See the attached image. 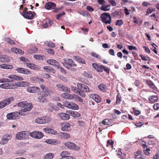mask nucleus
<instances>
[{"instance_id": "f8f14e48", "label": "nucleus", "mask_w": 159, "mask_h": 159, "mask_svg": "<svg viewBox=\"0 0 159 159\" xmlns=\"http://www.w3.org/2000/svg\"><path fill=\"white\" fill-rule=\"evenodd\" d=\"M36 15V14L34 11L32 12L29 11L28 12H27L26 13L24 14L23 16L26 19L32 20L34 18Z\"/></svg>"}, {"instance_id": "774afa93", "label": "nucleus", "mask_w": 159, "mask_h": 159, "mask_svg": "<svg viewBox=\"0 0 159 159\" xmlns=\"http://www.w3.org/2000/svg\"><path fill=\"white\" fill-rule=\"evenodd\" d=\"M159 158V152H157L156 154L153 157V159H158Z\"/></svg>"}, {"instance_id": "c03bdc74", "label": "nucleus", "mask_w": 159, "mask_h": 159, "mask_svg": "<svg viewBox=\"0 0 159 159\" xmlns=\"http://www.w3.org/2000/svg\"><path fill=\"white\" fill-rule=\"evenodd\" d=\"M110 5L102 6L101 7L100 9L101 10L104 11H109L110 10V8H108V7Z\"/></svg>"}, {"instance_id": "a18cd8bd", "label": "nucleus", "mask_w": 159, "mask_h": 159, "mask_svg": "<svg viewBox=\"0 0 159 159\" xmlns=\"http://www.w3.org/2000/svg\"><path fill=\"white\" fill-rule=\"evenodd\" d=\"M123 24V21L122 20H118L116 21L115 23V25H118L119 26H121Z\"/></svg>"}, {"instance_id": "ea45409f", "label": "nucleus", "mask_w": 159, "mask_h": 159, "mask_svg": "<svg viewBox=\"0 0 159 159\" xmlns=\"http://www.w3.org/2000/svg\"><path fill=\"white\" fill-rule=\"evenodd\" d=\"M102 123L104 125H110L111 124L110 120L107 119L103 120Z\"/></svg>"}, {"instance_id": "0e129e2a", "label": "nucleus", "mask_w": 159, "mask_h": 159, "mask_svg": "<svg viewBox=\"0 0 159 159\" xmlns=\"http://www.w3.org/2000/svg\"><path fill=\"white\" fill-rule=\"evenodd\" d=\"M108 2L114 6L116 5V3L114 0H108Z\"/></svg>"}, {"instance_id": "9b49d317", "label": "nucleus", "mask_w": 159, "mask_h": 159, "mask_svg": "<svg viewBox=\"0 0 159 159\" xmlns=\"http://www.w3.org/2000/svg\"><path fill=\"white\" fill-rule=\"evenodd\" d=\"M12 136L11 135H8L7 134L3 135L0 141V143L2 145H4L6 144L11 139Z\"/></svg>"}, {"instance_id": "a211bd4d", "label": "nucleus", "mask_w": 159, "mask_h": 159, "mask_svg": "<svg viewBox=\"0 0 159 159\" xmlns=\"http://www.w3.org/2000/svg\"><path fill=\"white\" fill-rule=\"evenodd\" d=\"M58 117L61 119L63 120H67L70 118L69 114L63 113H61L58 114Z\"/></svg>"}, {"instance_id": "3c124183", "label": "nucleus", "mask_w": 159, "mask_h": 159, "mask_svg": "<svg viewBox=\"0 0 159 159\" xmlns=\"http://www.w3.org/2000/svg\"><path fill=\"white\" fill-rule=\"evenodd\" d=\"M70 105V102L66 101V102H64V107H65L70 109V108L71 107Z\"/></svg>"}, {"instance_id": "5fc2aeb1", "label": "nucleus", "mask_w": 159, "mask_h": 159, "mask_svg": "<svg viewBox=\"0 0 159 159\" xmlns=\"http://www.w3.org/2000/svg\"><path fill=\"white\" fill-rule=\"evenodd\" d=\"M34 57L37 59H42L43 57L41 55H35L34 56Z\"/></svg>"}, {"instance_id": "412c9836", "label": "nucleus", "mask_w": 159, "mask_h": 159, "mask_svg": "<svg viewBox=\"0 0 159 159\" xmlns=\"http://www.w3.org/2000/svg\"><path fill=\"white\" fill-rule=\"evenodd\" d=\"M38 88L35 86H29L26 89L27 91L30 93H37Z\"/></svg>"}, {"instance_id": "58836bf2", "label": "nucleus", "mask_w": 159, "mask_h": 159, "mask_svg": "<svg viewBox=\"0 0 159 159\" xmlns=\"http://www.w3.org/2000/svg\"><path fill=\"white\" fill-rule=\"evenodd\" d=\"M71 107L70 109L73 110H77L79 108L78 106L75 103L72 102H70Z\"/></svg>"}, {"instance_id": "7ed1b4c3", "label": "nucleus", "mask_w": 159, "mask_h": 159, "mask_svg": "<svg viewBox=\"0 0 159 159\" xmlns=\"http://www.w3.org/2000/svg\"><path fill=\"white\" fill-rule=\"evenodd\" d=\"M100 17L102 22L106 24H110L111 22V17L109 13L106 12L102 13Z\"/></svg>"}, {"instance_id": "cd10ccee", "label": "nucleus", "mask_w": 159, "mask_h": 159, "mask_svg": "<svg viewBox=\"0 0 159 159\" xmlns=\"http://www.w3.org/2000/svg\"><path fill=\"white\" fill-rule=\"evenodd\" d=\"M62 97L66 99H74L73 95L68 93H64L62 94Z\"/></svg>"}, {"instance_id": "37998d69", "label": "nucleus", "mask_w": 159, "mask_h": 159, "mask_svg": "<svg viewBox=\"0 0 159 159\" xmlns=\"http://www.w3.org/2000/svg\"><path fill=\"white\" fill-rule=\"evenodd\" d=\"M84 92L81 90H79L78 91H77V94L80 95L83 98H84L86 96V94Z\"/></svg>"}, {"instance_id": "2f4dec72", "label": "nucleus", "mask_w": 159, "mask_h": 159, "mask_svg": "<svg viewBox=\"0 0 159 159\" xmlns=\"http://www.w3.org/2000/svg\"><path fill=\"white\" fill-rule=\"evenodd\" d=\"M40 88L42 89L41 93L43 94H47L48 89L47 87L44 84H41L40 85Z\"/></svg>"}, {"instance_id": "49530a36", "label": "nucleus", "mask_w": 159, "mask_h": 159, "mask_svg": "<svg viewBox=\"0 0 159 159\" xmlns=\"http://www.w3.org/2000/svg\"><path fill=\"white\" fill-rule=\"evenodd\" d=\"M26 66L31 69H34L36 67V65L31 63H27Z\"/></svg>"}, {"instance_id": "f704fd0d", "label": "nucleus", "mask_w": 159, "mask_h": 159, "mask_svg": "<svg viewBox=\"0 0 159 159\" xmlns=\"http://www.w3.org/2000/svg\"><path fill=\"white\" fill-rule=\"evenodd\" d=\"M45 142L50 144H55L57 143V140L56 139H47Z\"/></svg>"}, {"instance_id": "393cba45", "label": "nucleus", "mask_w": 159, "mask_h": 159, "mask_svg": "<svg viewBox=\"0 0 159 159\" xmlns=\"http://www.w3.org/2000/svg\"><path fill=\"white\" fill-rule=\"evenodd\" d=\"M0 59L3 62H8L10 61V59L7 56L5 55H0Z\"/></svg>"}, {"instance_id": "c85d7f7f", "label": "nucleus", "mask_w": 159, "mask_h": 159, "mask_svg": "<svg viewBox=\"0 0 159 159\" xmlns=\"http://www.w3.org/2000/svg\"><path fill=\"white\" fill-rule=\"evenodd\" d=\"M0 67L3 69H11L13 68V66L11 65L2 64L0 65Z\"/></svg>"}, {"instance_id": "423d86ee", "label": "nucleus", "mask_w": 159, "mask_h": 159, "mask_svg": "<svg viewBox=\"0 0 159 159\" xmlns=\"http://www.w3.org/2000/svg\"><path fill=\"white\" fill-rule=\"evenodd\" d=\"M13 97H10L5 99L0 102V109H2L9 105L13 101Z\"/></svg>"}, {"instance_id": "6e6d98bb", "label": "nucleus", "mask_w": 159, "mask_h": 159, "mask_svg": "<svg viewBox=\"0 0 159 159\" xmlns=\"http://www.w3.org/2000/svg\"><path fill=\"white\" fill-rule=\"evenodd\" d=\"M128 48L130 50H137V48L134 46L129 45L128 46Z\"/></svg>"}, {"instance_id": "39448f33", "label": "nucleus", "mask_w": 159, "mask_h": 159, "mask_svg": "<svg viewBox=\"0 0 159 159\" xmlns=\"http://www.w3.org/2000/svg\"><path fill=\"white\" fill-rule=\"evenodd\" d=\"M63 65L65 67L73 71H75V69L72 68V67L77 66L76 64L74 63L72 59H69L66 62L63 63Z\"/></svg>"}, {"instance_id": "bb28decb", "label": "nucleus", "mask_w": 159, "mask_h": 159, "mask_svg": "<svg viewBox=\"0 0 159 159\" xmlns=\"http://www.w3.org/2000/svg\"><path fill=\"white\" fill-rule=\"evenodd\" d=\"M59 135L62 139H67L70 137V135L67 133L61 132L59 133Z\"/></svg>"}, {"instance_id": "dca6fc26", "label": "nucleus", "mask_w": 159, "mask_h": 159, "mask_svg": "<svg viewBox=\"0 0 159 159\" xmlns=\"http://www.w3.org/2000/svg\"><path fill=\"white\" fill-rule=\"evenodd\" d=\"M47 62L51 65H53L58 68H59L60 64L57 61L54 59H48L47 60Z\"/></svg>"}, {"instance_id": "4468645a", "label": "nucleus", "mask_w": 159, "mask_h": 159, "mask_svg": "<svg viewBox=\"0 0 159 159\" xmlns=\"http://www.w3.org/2000/svg\"><path fill=\"white\" fill-rule=\"evenodd\" d=\"M16 70L19 73L26 75H29L31 73L30 70L23 68L18 67L16 69Z\"/></svg>"}, {"instance_id": "aec40b11", "label": "nucleus", "mask_w": 159, "mask_h": 159, "mask_svg": "<svg viewBox=\"0 0 159 159\" xmlns=\"http://www.w3.org/2000/svg\"><path fill=\"white\" fill-rule=\"evenodd\" d=\"M90 97L94 100L97 103H98L101 101V98L99 96L96 94H91Z\"/></svg>"}, {"instance_id": "f3484780", "label": "nucleus", "mask_w": 159, "mask_h": 159, "mask_svg": "<svg viewBox=\"0 0 159 159\" xmlns=\"http://www.w3.org/2000/svg\"><path fill=\"white\" fill-rule=\"evenodd\" d=\"M92 66L93 68L98 72H102L104 66L99 65L96 63H93Z\"/></svg>"}, {"instance_id": "864d4df0", "label": "nucleus", "mask_w": 159, "mask_h": 159, "mask_svg": "<svg viewBox=\"0 0 159 159\" xmlns=\"http://www.w3.org/2000/svg\"><path fill=\"white\" fill-rule=\"evenodd\" d=\"M77 61H78L80 63L82 64H85V61L84 60L80 57H77Z\"/></svg>"}, {"instance_id": "72a5a7b5", "label": "nucleus", "mask_w": 159, "mask_h": 159, "mask_svg": "<svg viewBox=\"0 0 159 159\" xmlns=\"http://www.w3.org/2000/svg\"><path fill=\"white\" fill-rule=\"evenodd\" d=\"M71 115L75 117H79L80 116V114L77 111H70L69 112Z\"/></svg>"}, {"instance_id": "2eb2a0df", "label": "nucleus", "mask_w": 159, "mask_h": 159, "mask_svg": "<svg viewBox=\"0 0 159 159\" xmlns=\"http://www.w3.org/2000/svg\"><path fill=\"white\" fill-rule=\"evenodd\" d=\"M18 117L17 112H12L8 114L7 115V118L9 120H14Z\"/></svg>"}, {"instance_id": "1a4fd4ad", "label": "nucleus", "mask_w": 159, "mask_h": 159, "mask_svg": "<svg viewBox=\"0 0 159 159\" xmlns=\"http://www.w3.org/2000/svg\"><path fill=\"white\" fill-rule=\"evenodd\" d=\"M65 145L69 148L72 150H79L80 148L74 143L70 142H67L65 143Z\"/></svg>"}, {"instance_id": "bf43d9fd", "label": "nucleus", "mask_w": 159, "mask_h": 159, "mask_svg": "<svg viewBox=\"0 0 159 159\" xmlns=\"http://www.w3.org/2000/svg\"><path fill=\"white\" fill-rule=\"evenodd\" d=\"M139 56L141 57L143 61H147L148 60V59H149V58L148 57H146L145 56H143L142 54H140Z\"/></svg>"}, {"instance_id": "69168bd1", "label": "nucleus", "mask_w": 159, "mask_h": 159, "mask_svg": "<svg viewBox=\"0 0 159 159\" xmlns=\"http://www.w3.org/2000/svg\"><path fill=\"white\" fill-rule=\"evenodd\" d=\"M109 53L112 56H114L115 55L114 50L113 49H110L108 51Z\"/></svg>"}, {"instance_id": "4c0bfd02", "label": "nucleus", "mask_w": 159, "mask_h": 159, "mask_svg": "<svg viewBox=\"0 0 159 159\" xmlns=\"http://www.w3.org/2000/svg\"><path fill=\"white\" fill-rule=\"evenodd\" d=\"M54 155L52 153H49L47 154L44 157V159H52Z\"/></svg>"}, {"instance_id": "e433bc0d", "label": "nucleus", "mask_w": 159, "mask_h": 159, "mask_svg": "<svg viewBox=\"0 0 159 159\" xmlns=\"http://www.w3.org/2000/svg\"><path fill=\"white\" fill-rule=\"evenodd\" d=\"M70 155V153L66 151H63L61 154V156L62 158L64 157L66 158L67 157L69 156Z\"/></svg>"}, {"instance_id": "79ce46f5", "label": "nucleus", "mask_w": 159, "mask_h": 159, "mask_svg": "<svg viewBox=\"0 0 159 159\" xmlns=\"http://www.w3.org/2000/svg\"><path fill=\"white\" fill-rule=\"evenodd\" d=\"M121 97L120 93H118L116 97V104H119L121 101Z\"/></svg>"}, {"instance_id": "680f3d73", "label": "nucleus", "mask_w": 159, "mask_h": 159, "mask_svg": "<svg viewBox=\"0 0 159 159\" xmlns=\"http://www.w3.org/2000/svg\"><path fill=\"white\" fill-rule=\"evenodd\" d=\"M153 108L156 110H157L159 109V103L155 104L153 105Z\"/></svg>"}, {"instance_id": "20e7f679", "label": "nucleus", "mask_w": 159, "mask_h": 159, "mask_svg": "<svg viewBox=\"0 0 159 159\" xmlns=\"http://www.w3.org/2000/svg\"><path fill=\"white\" fill-rule=\"evenodd\" d=\"M51 118L49 116H45L39 117L35 120L36 123L40 124L48 123L51 121Z\"/></svg>"}, {"instance_id": "ddd939ff", "label": "nucleus", "mask_w": 159, "mask_h": 159, "mask_svg": "<svg viewBox=\"0 0 159 159\" xmlns=\"http://www.w3.org/2000/svg\"><path fill=\"white\" fill-rule=\"evenodd\" d=\"M77 87L78 90H81L86 93L90 92L89 88L87 86L82 83H78L77 84Z\"/></svg>"}, {"instance_id": "9d476101", "label": "nucleus", "mask_w": 159, "mask_h": 159, "mask_svg": "<svg viewBox=\"0 0 159 159\" xmlns=\"http://www.w3.org/2000/svg\"><path fill=\"white\" fill-rule=\"evenodd\" d=\"M0 87L4 89H15L16 86L12 83H5L0 85Z\"/></svg>"}, {"instance_id": "6e6552de", "label": "nucleus", "mask_w": 159, "mask_h": 159, "mask_svg": "<svg viewBox=\"0 0 159 159\" xmlns=\"http://www.w3.org/2000/svg\"><path fill=\"white\" fill-rule=\"evenodd\" d=\"M30 135L31 137L36 139H41L43 136V134L39 131H34L31 132Z\"/></svg>"}, {"instance_id": "7c9ffc66", "label": "nucleus", "mask_w": 159, "mask_h": 159, "mask_svg": "<svg viewBox=\"0 0 159 159\" xmlns=\"http://www.w3.org/2000/svg\"><path fill=\"white\" fill-rule=\"evenodd\" d=\"M146 82L149 86L153 90H155L157 89V87L155 86L154 84L151 80H147Z\"/></svg>"}, {"instance_id": "0eeeda50", "label": "nucleus", "mask_w": 159, "mask_h": 159, "mask_svg": "<svg viewBox=\"0 0 159 159\" xmlns=\"http://www.w3.org/2000/svg\"><path fill=\"white\" fill-rule=\"evenodd\" d=\"M27 131H23L18 132L16 135V138L19 140H24L26 138Z\"/></svg>"}, {"instance_id": "603ef678", "label": "nucleus", "mask_w": 159, "mask_h": 159, "mask_svg": "<svg viewBox=\"0 0 159 159\" xmlns=\"http://www.w3.org/2000/svg\"><path fill=\"white\" fill-rule=\"evenodd\" d=\"M65 14V12L63 11L62 13L59 14L56 16V19L57 20H59L61 18L62 15H64Z\"/></svg>"}, {"instance_id": "e2e57ef3", "label": "nucleus", "mask_w": 159, "mask_h": 159, "mask_svg": "<svg viewBox=\"0 0 159 159\" xmlns=\"http://www.w3.org/2000/svg\"><path fill=\"white\" fill-rule=\"evenodd\" d=\"M103 68V70L104 71L106 72L107 74H109V73L110 70L108 67H105L104 66V67Z\"/></svg>"}, {"instance_id": "473e14b6", "label": "nucleus", "mask_w": 159, "mask_h": 159, "mask_svg": "<svg viewBox=\"0 0 159 159\" xmlns=\"http://www.w3.org/2000/svg\"><path fill=\"white\" fill-rule=\"evenodd\" d=\"M44 69L45 71L49 72L52 73L53 74H55V70L50 66H45L44 67Z\"/></svg>"}, {"instance_id": "13d9d810", "label": "nucleus", "mask_w": 159, "mask_h": 159, "mask_svg": "<svg viewBox=\"0 0 159 159\" xmlns=\"http://www.w3.org/2000/svg\"><path fill=\"white\" fill-rule=\"evenodd\" d=\"M10 81V80H9V79L5 78H3L0 79V82L1 83L9 82Z\"/></svg>"}, {"instance_id": "a878e982", "label": "nucleus", "mask_w": 159, "mask_h": 159, "mask_svg": "<svg viewBox=\"0 0 159 159\" xmlns=\"http://www.w3.org/2000/svg\"><path fill=\"white\" fill-rule=\"evenodd\" d=\"M148 100L151 103H153L157 101L158 98L157 96L152 95L149 97Z\"/></svg>"}, {"instance_id": "052dcab7", "label": "nucleus", "mask_w": 159, "mask_h": 159, "mask_svg": "<svg viewBox=\"0 0 159 159\" xmlns=\"http://www.w3.org/2000/svg\"><path fill=\"white\" fill-rule=\"evenodd\" d=\"M61 91L67 92H70V90L69 89L66 87L64 86L62 88Z\"/></svg>"}, {"instance_id": "c9c22d12", "label": "nucleus", "mask_w": 159, "mask_h": 159, "mask_svg": "<svg viewBox=\"0 0 159 159\" xmlns=\"http://www.w3.org/2000/svg\"><path fill=\"white\" fill-rule=\"evenodd\" d=\"M98 89L101 91L105 92L107 89L106 86L104 84H100L98 85Z\"/></svg>"}, {"instance_id": "6ab92c4d", "label": "nucleus", "mask_w": 159, "mask_h": 159, "mask_svg": "<svg viewBox=\"0 0 159 159\" xmlns=\"http://www.w3.org/2000/svg\"><path fill=\"white\" fill-rule=\"evenodd\" d=\"M48 97V95L46 94H43L41 93L40 96L38 98V100L39 102H44L47 101V97Z\"/></svg>"}, {"instance_id": "09e8293b", "label": "nucleus", "mask_w": 159, "mask_h": 159, "mask_svg": "<svg viewBox=\"0 0 159 159\" xmlns=\"http://www.w3.org/2000/svg\"><path fill=\"white\" fill-rule=\"evenodd\" d=\"M30 83L27 82L21 81V87H25L29 85Z\"/></svg>"}, {"instance_id": "f03ea898", "label": "nucleus", "mask_w": 159, "mask_h": 159, "mask_svg": "<svg viewBox=\"0 0 159 159\" xmlns=\"http://www.w3.org/2000/svg\"><path fill=\"white\" fill-rule=\"evenodd\" d=\"M56 4L53 2H49L46 3L45 5V8L47 10H52V12L55 13L58 12L60 10H61L62 7L56 8Z\"/></svg>"}, {"instance_id": "de8ad7c7", "label": "nucleus", "mask_w": 159, "mask_h": 159, "mask_svg": "<svg viewBox=\"0 0 159 159\" xmlns=\"http://www.w3.org/2000/svg\"><path fill=\"white\" fill-rule=\"evenodd\" d=\"M114 143V141H113L112 140H108L107 141V146L108 147V146L110 145L111 147H112Z\"/></svg>"}, {"instance_id": "b1692460", "label": "nucleus", "mask_w": 159, "mask_h": 159, "mask_svg": "<svg viewBox=\"0 0 159 159\" xmlns=\"http://www.w3.org/2000/svg\"><path fill=\"white\" fill-rule=\"evenodd\" d=\"M43 131L47 133L53 134H57V132L55 130L48 128H44Z\"/></svg>"}, {"instance_id": "338daca9", "label": "nucleus", "mask_w": 159, "mask_h": 159, "mask_svg": "<svg viewBox=\"0 0 159 159\" xmlns=\"http://www.w3.org/2000/svg\"><path fill=\"white\" fill-rule=\"evenodd\" d=\"M84 75L87 78H91V75L89 74H88L84 71L83 73Z\"/></svg>"}, {"instance_id": "c756f323", "label": "nucleus", "mask_w": 159, "mask_h": 159, "mask_svg": "<svg viewBox=\"0 0 159 159\" xmlns=\"http://www.w3.org/2000/svg\"><path fill=\"white\" fill-rule=\"evenodd\" d=\"M122 14L121 11H116L111 13V16L113 17H117L118 18H120Z\"/></svg>"}, {"instance_id": "a19ab883", "label": "nucleus", "mask_w": 159, "mask_h": 159, "mask_svg": "<svg viewBox=\"0 0 159 159\" xmlns=\"http://www.w3.org/2000/svg\"><path fill=\"white\" fill-rule=\"evenodd\" d=\"M5 41L8 43L11 44H15V41L9 38H6L5 39Z\"/></svg>"}, {"instance_id": "8fccbe9b", "label": "nucleus", "mask_w": 159, "mask_h": 159, "mask_svg": "<svg viewBox=\"0 0 159 159\" xmlns=\"http://www.w3.org/2000/svg\"><path fill=\"white\" fill-rule=\"evenodd\" d=\"M91 54L93 57L97 59H100V56L95 52H92Z\"/></svg>"}, {"instance_id": "4d7b16f0", "label": "nucleus", "mask_w": 159, "mask_h": 159, "mask_svg": "<svg viewBox=\"0 0 159 159\" xmlns=\"http://www.w3.org/2000/svg\"><path fill=\"white\" fill-rule=\"evenodd\" d=\"M155 11V9H150L148 8L147 10L146 15H148V14L151 13L152 11Z\"/></svg>"}, {"instance_id": "5701e85b", "label": "nucleus", "mask_w": 159, "mask_h": 159, "mask_svg": "<svg viewBox=\"0 0 159 159\" xmlns=\"http://www.w3.org/2000/svg\"><path fill=\"white\" fill-rule=\"evenodd\" d=\"M8 78L17 80H24L23 78L21 76L14 75H11L8 76Z\"/></svg>"}, {"instance_id": "4be33fe9", "label": "nucleus", "mask_w": 159, "mask_h": 159, "mask_svg": "<svg viewBox=\"0 0 159 159\" xmlns=\"http://www.w3.org/2000/svg\"><path fill=\"white\" fill-rule=\"evenodd\" d=\"M70 125L68 123H65L62 125L61 129L63 131H68L70 129Z\"/></svg>"}, {"instance_id": "f257e3e1", "label": "nucleus", "mask_w": 159, "mask_h": 159, "mask_svg": "<svg viewBox=\"0 0 159 159\" xmlns=\"http://www.w3.org/2000/svg\"><path fill=\"white\" fill-rule=\"evenodd\" d=\"M17 105L21 107V109L19 111L18 113L22 116L26 115L27 112L31 110L33 107V106L31 103H28L25 101H22L18 103Z\"/></svg>"}]
</instances>
